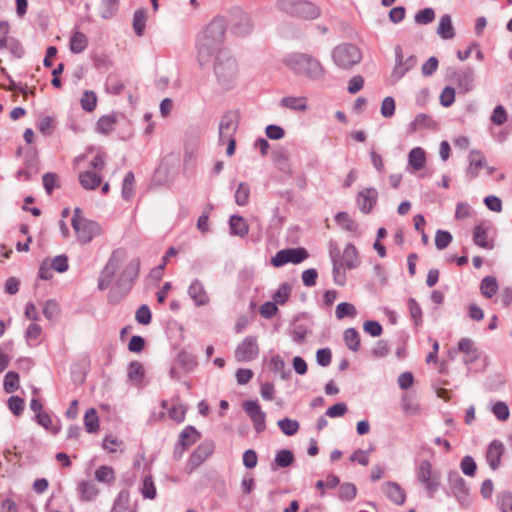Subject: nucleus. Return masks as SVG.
<instances>
[{"label":"nucleus","mask_w":512,"mask_h":512,"mask_svg":"<svg viewBox=\"0 0 512 512\" xmlns=\"http://www.w3.org/2000/svg\"><path fill=\"white\" fill-rule=\"evenodd\" d=\"M473 242L476 246L486 250L494 248V243L489 240L487 229L483 225H476L473 228Z\"/></svg>","instance_id":"nucleus-25"},{"label":"nucleus","mask_w":512,"mask_h":512,"mask_svg":"<svg viewBox=\"0 0 512 512\" xmlns=\"http://www.w3.org/2000/svg\"><path fill=\"white\" fill-rule=\"evenodd\" d=\"M101 6H102V12H101L102 18L110 19L118 11L119 0H102Z\"/></svg>","instance_id":"nucleus-54"},{"label":"nucleus","mask_w":512,"mask_h":512,"mask_svg":"<svg viewBox=\"0 0 512 512\" xmlns=\"http://www.w3.org/2000/svg\"><path fill=\"white\" fill-rule=\"evenodd\" d=\"M449 80L456 84L461 92L467 93L473 89L474 71L471 67L454 69L449 74Z\"/></svg>","instance_id":"nucleus-14"},{"label":"nucleus","mask_w":512,"mask_h":512,"mask_svg":"<svg viewBox=\"0 0 512 512\" xmlns=\"http://www.w3.org/2000/svg\"><path fill=\"white\" fill-rule=\"evenodd\" d=\"M357 488L352 483H343L339 487L338 496L341 500L351 501L356 497Z\"/></svg>","instance_id":"nucleus-58"},{"label":"nucleus","mask_w":512,"mask_h":512,"mask_svg":"<svg viewBox=\"0 0 512 512\" xmlns=\"http://www.w3.org/2000/svg\"><path fill=\"white\" fill-rule=\"evenodd\" d=\"M95 479L103 483H111L115 480L114 470L110 466L102 465L95 471Z\"/></svg>","instance_id":"nucleus-50"},{"label":"nucleus","mask_w":512,"mask_h":512,"mask_svg":"<svg viewBox=\"0 0 512 512\" xmlns=\"http://www.w3.org/2000/svg\"><path fill=\"white\" fill-rule=\"evenodd\" d=\"M237 118V114L233 111H227L222 115L219 123V144H225L226 137H234L238 128Z\"/></svg>","instance_id":"nucleus-16"},{"label":"nucleus","mask_w":512,"mask_h":512,"mask_svg":"<svg viewBox=\"0 0 512 512\" xmlns=\"http://www.w3.org/2000/svg\"><path fill=\"white\" fill-rule=\"evenodd\" d=\"M357 311L353 304L348 302L339 303L336 307V317L338 319H343L345 317H354Z\"/></svg>","instance_id":"nucleus-59"},{"label":"nucleus","mask_w":512,"mask_h":512,"mask_svg":"<svg viewBox=\"0 0 512 512\" xmlns=\"http://www.w3.org/2000/svg\"><path fill=\"white\" fill-rule=\"evenodd\" d=\"M284 64L296 75L311 80H320L325 76V68L320 61L307 53L293 52L283 59Z\"/></svg>","instance_id":"nucleus-2"},{"label":"nucleus","mask_w":512,"mask_h":512,"mask_svg":"<svg viewBox=\"0 0 512 512\" xmlns=\"http://www.w3.org/2000/svg\"><path fill=\"white\" fill-rule=\"evenodd\" d=\"M452 242V235L445 230H438L435 235V246L439 250H443Z\"/></svg>","instance_id":"nucleus-63"},{"label":"nucleus","mask_w":512,"mask_h":512,"mask_svg":"<svg viewBox=\"0 0 512 512\" xmlns=\"http://www.w3.org/2000/svg\"><path fill=\"white\" fill-rule=\"evenodd\" d=\"M378 192L375 188H365L361 190L356 198L358 208L363 214H369L377 204Z\"/></svg>","instance_id":"nucleus-20"},{"label":"nucleus","mask_w":512,"mask_h":512,"mask_svg":"<svg viewBox=\"0 0 512 512\" xmlns=\"http://www.w3.org/2000/svg\"><path fill=\"white\" fill-rule=\"evenodd\" d=\"M449 486L460 504H465L468 501L469 488L466 481L459 475L458 472H450L448 475Z\"/></svg>","instance_id":"nucleus-18"},{"label":"nucleus","mask_w":512,"mask_h":512,"mask_svg":"<svg viewBox=\"0 0 512 512\" xmlns=\"http://www.w3.org/2000/svg\"><path fill=\"white\" fill-rule=\"evenodd\" d=\"M77 492L81 501H93L99 494V489L90 481H81L77 485Z\"/></svg>","instance_id":"nucleus-26"},{"label":"nucleus","mask_w":512,"mask_h":512,"mask_svg":"<svg viewBox=\"0 0 512 512\" xmlns=\"http://www.w3.org/2000/svg\"><path fill=\"white\" fill-rule=\"evenodd\" d=\"M480 291L486 298H492L498 291V282L494 276H486L480 284Z\"/></svg>","instance_id":"nucleus-38"},{"label":"nucleus","mask_w":512,"mask_h":512,"mask_svg":"<svg viewBox=\"0 0 512 512\" xmlns=\"http://www.w3.org/2000/svg\"><path fill=\"white\" fill-rule=\"evenodd\" d=\"M141 494L146 499H155L156 497V487L154 485V481L151 475H147L143 479Z\"/></svg>","instance_id":"nucleus-55"},{"label":"nucleus","mask_w":512,"mask_h":512,"mask_svg":"<svg viewBox=\"0 0 512 512\" xmlns=\"http://www.w3.org/2000/svg\"><path fill=\"white\" fill-rule=\"evenodd\" d=\"M140 270V259L133 258L124 268L118 280L115 283L114 290H117L121 297L126 296L132 289L135 280L138 278Z\"/></svg>","instance_id":"nucleus-7"},{"label":"nucleus","mask_w":512,"mask_h":512,"mask_svg":"<svg viewBox=\"0 0 512 512\" xmlns=\"http://www.w3.org/2000/svg\"><path fill=\"white\" fill-rule=\"evenodd\" d=\"M130 494L126 489L121 490L114 500L110 512H129Z\"/></svg>","instance_id":"nucleus-39"},{"label":"nucleus","mask_w":512,"mask_h":512,"mask_svg":"<svg viewBox=\"0 0 512 512\" xmlns=\"http://www.w3.org/2000/svg\"><path fill=\"white\" fill-rule=\"evenodd\" d=\"M344 341L351 351L357 352L359 350L360 335L355 328H348L344 331Z\"/></svg>","instance_id":"nucleus-43"},{"label":"nucleus","mask_w":512,"mask_h":512,"mask_svg":"<svg viewBox=\"0 0 512 512\" xmlns=\"http://www.w3.org/2000/svg\"><path fill=\"white\" fill-rule=\"evenodd\" d=\"M187 293L196 307L206 306L210 303V296L199 279H194L188 287Z\"/></svg>","instance_id":"nucleus-19"},{"label":"nucleus","mask_w":512,"mask_h":512,"mask_svg":"<svg viewBox=\"0 0 512 512\" xmlns=\"http://www.w3.org/2000/svg\"><path fill=\"white\" fill-rule=\"evenodd\" d=\"M342 265L347 269L357 268L360 260L356 247L352 243H348L343 251L342 260H340Z\"/></svg>","instance_id":"nucleus-27"},{"label":"nucleus","mask_w":512,"mask_h":512,"mask_svg":"<svg viewBox=\"0 0 512 512\" xmlns=\"http://www.w3.org/2000/svg\"><path fill=\"white\" fill-rule=\"evenodd\" d=\"M148 14L145 8H139L133 15V30L139 37L144 35Z\"/></svg>","instance_id":"nucleus-34"},{"label":"nucleus","mask_w":512,"mask_h":512,"mask_svg":"<svg viewBox=\"0 0 512 512\" xmlns=\"http://www.w3.org/2000/svg\"><path fill=\"white\" fill-rule=\"evenodd\" d=\"M239 22L234 26V32L238 35H246L251 32L252 24L250 17L243 12L238 14Z\"/></svg>","instance_id":"nucleus-48"},{"label":"nucleus","mask_w":512,"mask_h":512,"mask_svg":"<svg viewBox=\"0 0 512 512\" xmlns=\"http://www.w3.org/2000/svg\"><path fill=\"white\" fill-rule=\"evenodd\" d=\"M116 124V116L113 114L104 115L97 121L96 129L101 134H109L114 130Z\"/></svg>","instance_id":"nucleus-41"},{"label":"nucleus","mask_w":512,"mask_h":512,"mask_svg":"<svg viewBox=\"0 0 512 512\" xmlns=\"http://www.w3.org/2000/svg\"><path fill=\"white\" fill-rule=\"evenodd\" d=\"M84 426L88 433H96L99 430V418L94 408H90L85 412Z\"/></svg>","instance_id":"nucleus-42"},{"label":"nucleus","mask_w":512,"mask_h":512,"mask_svg":"<svg viewBox=\"0 0 512 512\" xmlns=\"http://www.w3.org/2000/svg\"><path fill=\"white\" fill-rule=\"evenodd\" d=\"M498 505L502 512H512V493L503 492L498 496Z\"/></svg>","instance_id":"nucleus-64"},{"label":"nucleus","mask_w":512,"mask_h":512,"mask_svg":"<svg viewBox=\"0 0 512 512\" xmlns=\"http://www.w3.org/2000/svg\"><path fill=\"white\" fill-rule=\"evenodd\" d=\"M382 491L396 505H402L406 500L404 489L396 482H386L382 487Z\"/></svg>","instance_id":"nucleus-23"},{"label":"nucleus","mask_w":512,"mask_h":512,"mask_svg":"<svg viewBox=\"0 0 512 512\" xmlns=\"http://www.w3.org/2000/svg\"><path fill=\"white\" fill-rule=\"evenodd\" d=\"M294 461V454L288 449H283L277 452L274 463L281 468L290 466Z\"/></svg>","instance_id":"nucleus-51"},{"label":"nucleus","mask_w":512,"mask_h":512,"mask_svg":"<svg viewBox=\"0 0 512 512\" xmlns=\"http://www.w3.org/2000/svg\"><path fill=\"white\" fill-rule=\"evenodd\" d=\"M277 424L279 429L287 436H292L299 430L298 421L289 418H283L279 420Z\"/></svg>","instance_id":"nucleus-52"},{"label":"nucleus","mask_w":512,"mask_h":512,"mask_svg":"<svg viewBox=\"0 0 512 512\" xmlns=\"http://www.w3.org/2000/svg\"><path fill=\"white\" fill-rule=\"evenodd\" d=\"M460 468L465 475L473 477L477 470V464L473 457L467 455L462 458Z\"/></svg>","instance_id":"nucleus-62"},{"label":"nucleus","mask_w":512,"mask_h":512,"mask_svg":"<svg viewBox=\"0 0 512 512\" xmlns=\"http://www.w3.org/2000/svg\"><path fill=\"white\" fill-rule=\"evenodd\" d=\"M79 182L85 190H95L102 183V178L95 172L85 171L79 174Z\"/></svg>","instance_id":"nucleus-29"},{"label":"nucleus","mask_w":512,"mask_h":512,"mask_svg":"<svg viewBox=\"0 0 512 512\" xmlns=\"http://www.w3.org/2000/svg\"><path fill=\"white\" fill-rule=\"evenodd\" d=\"M458 349L468 356L465 359L466 364L473 363L479 357L477 348L474 347L473 341L469 338H462L458 343Z\"/></svg>","instance_id":"nucleus-32"},{"label":"nucleus","mask_w":512,"mask_h":512,"mask_svg":"<svg viewBox=\"0 0 512 512\" xmlns=\"http://www.w3.org/2000/svg\"><path fill=\"white\" fill-rule=\"evenodd\" d=\"M425 161V151L421 147H415L409 152L408 162L414 170L422 169Z\"/></svg>","instance_id":"nucleus-36"},{"label":"nucleus","mask_w":512,"mask_h":512,"mask_svg":"<svg viewBox=\"0 0 512 512\" xmlns=\"http://www.w3.org/2000/svg\"><path fill=\"white\" fill-rule=\"evenodd\" d=\"M81 107L86 112H92L97 105V96L93 91H85L81 98Z\"/></svg>","instance_id":"nucleus-53"},{"label":"nucleus","mask_w":512,"mask_h":512,"mask_svg":"<svg viewBox=\"0 0 512 512\" xmlns=\"http://www.w3.org/2000/svg\"><path fill=\"white\" fill-rule=\"evenodd\" d=\"M127 377L135 385H140L145 377V370L139 361H132L128 365Z\"/></svg>","instance_id":"nucleus-33"},{"label":"nucleus","mask_w":512,"mask_h":512,"mask_svg":"<svg viewBox=\"0 0 512 512\" xmlns=\"http://www.w3.org/2000/svg\"><path fill=\"white\" fill-rule=\"evenodd\" d=\"M176 362L186 372H191L197 366L196 357L186 351L178 353Z\"/></svg>","instance_id":"nucleus-40"},{"label":"nucleus","mask_w":512,"mask_h":512,"mask_svg":"<svg viewBox=\"0 0 512 512\" xmlns=\"http://www.w3.org/2000/svg\"><path fill=\"white\" fill-rule=\"evenodd\" d=\"M278 8L294 17L313 20L320 16V9L307 0H278Z\"/></svg>","instance_id":"nucleus-4"},{"label":"nucleus","mask_w":512,"mask_h":512,"mask_svg":"<svg viewBox=\"0 0 512 512\" xmlns=\"http://www.w3.org/2000/svg\"><path fill=\"white\" fill-rule=\"evenodd\" d=\"M242 408L251 419L256 432H263L266 429V414L262 411L259 403L256 400H247L243 402Z\"/></svg>","instance_id":"nucleus-13"},{"label":"nucleus","mask_w":512,"mask_h":512,"mask_svg":"<svg viewBox=\"0 0 512 512\" xmlns=\"http://www.w3.org/2000/svg\"><path fill=\"white\" fill-rule=\"evenodd\" d=\"M214 442L206 440L199 444L188 459V466L193 470L199 467L213 452Z\"/></svg>","instance_id":"nucleus-17"},{"label":"nucleus","mask_w":512,"mask_h":512,"mask_svg":"<svg viewBox=\"0 0 512 512\" xmlns=\"http://www.w3.org/2000/svg\"><path fill=\"white\" fill-rule=\"evenodd\" d=\"M407 307L415 326H421L423 323V313L419 303L411 297L407 300Z\"/></svg>","instance_id":"nucleus-44"},{"label":"nucleus","mask_w":512,"mask_h":512,"mask_svg":"<svg viewBox=\"0 0 512 512\" xmlns=\"http://www.w3.org/2000/svg\"><path fill=\"white\" fill-rule=\"evenodd\" d=\"M332 58L339 68L348 70L361 61L362 53L356 45L343 43L333 49Z\"/></svg>","instance_id":"nucleus-5"},{"label":"nucleus","mask_w":512,"mask_h":512,"mask_svg":"<svg viewBox=\"0 0 512 512\" xmlns=\"http://www.w3.org/2000/svg\"><path fill=\"white\" fill-rule=\"evenodd\" d=\"M250 186L246 182H241L235 192V202L239 206H245L249 202Z\"/></svg>","instance_id":"nucleus-49"},{"label":"nucleus","mask_w":512,"mask_h":512,"mask_svg":"<svg viewBox=\"0 0 512 512\" xmlns=\"http://www.w3.org/2000/svg\"><path fill=\"white\" fill-rule=\"evenodd\" d=\"M504 453V445L499 440H493L487 448L486 460L491 469L496 470L500 466Z\"/></svg>","instance_id":"nucleus-22"},{"label":"nucleus","mask_w":512,"mask_h":512,"mask_svg":"<svg viewBox=\"0 0 512 512\" xmlns=\"http://www.w3.org/2000/svg\"><path fill=\"white\" fill-rule=\"evenodd\" d=\"M417 480L424 486L428 496L433 498L440 487V474L433 471L429 460H421L416 469Z\"/></svg>","instance_id":"nucleus-6"},{"label":"nucleus","mask_w":512,"mask_h":512,"mask_svg":"<svg viewBox=\"0 0 512 512\" xmlns=\"http://www.w3.org/2000/svg\"><path fill=\"white\" fill-rule=\"evenodd\" d=\"M237 63L236 60L227 57L222 59L220 57L216 58V62L214 64V72L219 81V83L225 88H229L231 83L234 81L237 75Z\"/></svg>","instance_id":"nucleus-8"},{"label":"nucleus","mask_w":512,"mask_h":512,"mask_svg":"<svg viewBox=\"0 0 512 512\" xmlns=\"http://www.w3.org/2000/svg\"><path fill=\"white\" fill-rule=\"evenodd\" d=\"M71 225L78 241L83 245L90 243L96 236L102 233L99 223L83 217L82 210L79 207L74 209Z\"/></svg>","instance_id":"nucleus-3"},{"label":"nucleus","mask_w":512,"mask_h":512,"mask_svg":"<svg viewBox=\"0 0 512 512\" xmlns=\"http://www.w3.org/2000/svg\"><path fill=\"white\" fill-rule=\"evenodd\" d=\"M394 51L395 66L391 76L395 81H398L417 64V57L415 55H410L404 59L402 47L400 45L395 46Z\"/></svg>","instance_id":"nucleus-12"},{"label":"nucleus","mask_w":512,"mask_h":512,"mask_svg":"<svg viewBox=\"0 0 512 512\" xmlns=\"http://www.w3.org/2000/svg\"><path fill=\"white\" fill-rule=\"evenodd\" d=\"M259 355V346L255 336H246L236 347L234 356L237 362H250Z\"/></svg>","instance_id":"nucleus-11"},{"label":"nucleus","mask_w":512,"mask_h":512,"mask_svg":"<svg viewBox=\"0 0 512 512\" xmlns=\"http://www.w3.org/2000/svg\"><path fill=\"white\" fill-rule=\"evenodd\" d=\"M335 221L339 226L349 232H354L358 228L357 223L349 216L347 212H338L335 215Z\"/></svg>","instance_id":"nucleus-47"},{"label":"nucleus","mask_w":512,"mask_h":512,"mask_svg":"<svg viewBox=\"0 0 512 512\" xmlns=\"http://www.w3.org/2000/svg\"><path fill=\"white\" fill-rule=\"evenodd\" d=\"M329 254L333 264V280L337 285L342 286L345 284L346 276L341 272L344 266L340 261V251L337 247L330 248Z\"/></svg>","instance_id":"nucleus-24"},{"label":"nucleus","mask_w":512,"mask_h":512,"mask_svg":"<svg viewBox=\"0 0 512 512\" xmlns=\"http://www.w3.org/2000/svg\"><path fill=\"white\" fill-rule=\"evenodd\" d=\"M401 407L406 416H415L421 413L420 405L406 394L401 399Z\"/></svg>","instance_id":"nucleus-46"},{"label":"nucleus","mask_w":512,"mask_h":512,"mask_svg":"<svg viewBox=\"0 0 512 512\" xmlns=\"http://www.w3.org/2000/svg\"><path fill=\"white\" fill-rule=\"evenodd\" d=\"M290 294L291 286L289 285V283L284 282L278 287V289L273 294L272 298L275 303L282 305L288 300Z\"/></svg>","instance_id":"nucleus-56"},{"label":"nucleus","mask_w":512,"mask_h":512,"mask_svg":"<svg viewBox=\"0 0 512 512\" xmlns=\"http://www.w3.org/2000/svg\"><path fill=\"white\" fill-rule=\"evenodd\" d=\"M437 34L445 40H449L454 38L455 30L452 25L451 16L449 14H445L440 18L439 25L437 28Z\"/></svg>","instance_id":"nucleus-31"},{"label":"nucleus","mask_w":512,"mask_h":512,"mask_svg":"<svg viewBox=\"0 0 512 512\" xmlns=\"http://www.w3.org/2000/svg\"><path fill=\"white\" fill-rule=\"evenodd\" d=\"M125 89V84L117 73H109L105 81V91L108 94L120 95Z\"/></svg>","instance_id":"nucleus-30"},{"label":"nucleus","mask_w":512,"mask_h":512,"mask_svg":"<svg viewBox=\"0 0 512 512\" xmlns=\"http://www.w3.org/2000/svg\"><path fill=\"white\" fill-rule=\"evenodd\" d=\"M200 437V433L194 426H186L180 433L178 443L175 446V458L182 457L185 450L195 444L200 439Z\"/></svg>","instance_id":"nucleus-15"},{"label":"nucleus","mask_w":512,"mask_h":512,"mask_svg":"<svg viewBox=\"0 0 512 512\" xmlns=\"http://www.w3.org/2000/svg\"><path fill=\"white\" fill-rule=\"evenodd\" d=\"M125 258V251L123 249H116L110 255L105 267L102 269L99 279V290H105L111 284L116 271L119 268L120 262Z\"/></svg>","instance_id":"nucleus-9"},{"label":"nucleus","mask_w":512,"mask_h":512,"mask_svg":"<svg viewBox=\"0 0 512 512\" xmlns=\"http://www.w3.org/2000/svg\"><path fill=\"white\" fill-rule=\"evenodd\" d=\"M229 226L232 235L243 238L249 233L247 221L240 215H232L229 220Z\"/></svg>","instance_id":"nucleus-28"},{"label":"nucleus","mask_w":512,"mask_h":512,"mask_svg":"<svg viewBox=\"0 0 512 512\" xmlns=\"http://www.w3.org/2000/svg\"><path fill=\"white\" fill-rule=\"evenodd\" d=\"M4 390L7 393H12L19 388V374L14 371H9L4 377Z\"/></svg>","instance_id":"nucleus-57"},{"label":"nucleus","mask_w":512,"mask_h":512,"mask_svg":"<svg viewBox=\"0 0 512 512\" xmlns=\"http://www.w3.org/2000/svg\"><path fill=\"white\" fill-rule=\"evenodd\" d=\"M168 415L170 419L174 420L177 423H181L185 420L186 408L184 407V405L180 403L173 404L168 409Z\"/></svg>","instance_id":"nucleus-61"},{"label":"nucleus","mask_w":512,"mask_h":512,"mask_svg":"<svg viewBox=\"0 0 512 512\" xmlns=\"http://www.w3.org/2000/svg\"><path fill=\"white\" fill-rule=\"evenodd\" d=\"M135 319L141 325H148L151 323L152 314L148 305L143 304L136 310Z\"/></svg>","instance_id":"nucleus-60"},{"label":"nucleus","mask_w":512,"mask_h":512,"mask_svg":"<svg viewBox=\"0 0 512 512\" xmlns=\"http://www.w3.org/2000/svg\"><path fill=\"white\" fill-rule=\"evenodd\" d=\"M88 46V39L86 35L80 31H75L70 38V50L73 53H81Z\"/></svg>","instance_id":"nucleus-37"},{"label":"nucleus","mask_w":512,"mask_h":512,"mask_svg":"<svg viewBox=\"0 0 512 512\" xmlns=\"http://www.w3.org/2000/svg\"><path fill=\"white\" fill-rule=\"evenodd\" d=\"M309 257L308 251L303 247L286 248L278 251L271 258V264L278 268L287 263L299 264Z\"/></svg>","instance_id":"nucleus-10"},{"label":"nucleus","mask_w":512,"mask_h":512,"mask_svg":"<svg viewBox=\"0 0 512 512\" xmlns=\"http://www.w3.org/2000/svg\"><path fill=\"white\" fill-rule=\"evenodd\" d=\"M226 20L217 16L206 26L201 37L197 40L198 60L201 65L209 62L218 52L224 42L226 33Z\"/></svg>","instance_id":"nucleus-1"},{"label":"nucleus","mask_w":512,"mask_h":512,"mask_svg":"<svg viewBox=\"0 0 512 512\" xmlns=\"http://www.w3.org/2000/svg\"><path fill=\"white\" fill-rule=\"evenodd\" d=\"M134 182L135 177L133 172L126 173L123 183H122V190L121 195L122 198L126 201L130 200L134 196Z\"/></svg>","instance_id":"nucleus-45"},{"label":"nucleus","mask_w":512,"mask_h":512,"mask_svg":"<svg viewBox=\"0 0 512 512\" xmlns=\"http://www.w3.org/2000/svg\"><path fill=\"white\" fill-rule=\"evenodd\" d=\"M281 105L294 111H305L307 109L306 97L287 96L281 99Z\"/></svg>","instance_id":"nucleus-35"},{"label":"nucleus","mask_w":512,"mask_h":512,"mask_svg":"<svg viewBox=\"0 0 512 512\" xmlns=\"http://www.w3.org/2000/svg\"><path fill=\"white\" fill-rule=\"evenodd\" d=\"M469 165L466 169V176L470 180L475 179L479 175V171L485 165V156L482 151L473 149L468 156Z\"/></svg>","instance_id":"nucleus-21"}]
</instances>
